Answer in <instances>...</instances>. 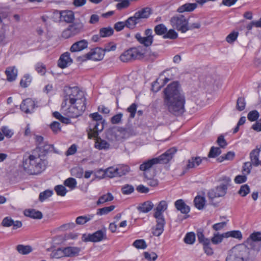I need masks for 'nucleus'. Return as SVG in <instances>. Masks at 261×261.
Instances as JSON below:
<instances>
[{
	"instance_id": "obj_1",
	"label": "nucleus",
	"mask_w": 261,
	"mask_h": 261,
	"mask_svg": "<svg viewBox=\"0 0 261 261\" xmlns=\"http://www.w3.org/2000/svg\"><path fill=\"white\" fill-rule=\"evenodd\" d=\"M163 103L167 111L175 116H180L186 112V97L178 82H173L163 91Z\"/></svg>"
},
{
	"instance_id": "obj_2",
	"label": "nucleus",
	"mask_w": 261,
	"mask_h": 261,
	"mask_svg": "<svg viewBox=\"0 0 261 261\" xmlns=\"http://www.w3.org/2000/svg\"><path fill=\"white\" fill-rule=\"evenodd\" d=\"M47 162L39 154L25 153L23 155L22 167L24 171L30 175H38L43 171Z\"/></svg>"
},
{
	"instance_id": "obj_3",
	"label": "nucleus",
	"mask_w": 261,
	"mask_h": 261,
	"mask_svg": "<svg viewBox=\"0 0 261 261\" xmlns=\"http://www.w3.org/2000/svg\"><path fill=\"white\" fill-rule=\"evenodd\" d=\"M176 152V150L172 148L157 158H153L143 161L139 167V169L143 172V176H147V175L150 174V171L155 165L168 162Z\"/></svg>"
},
{
	"instance_id": "obj_4",
	"label": "nucleus",
	"mask_w": 261,
	"mask_h": 261,
	"mask_svg": "<svg viewBox=\"0 0 261 261\" xmlns=\"http://www.w3.org/2000/svg\"><path fill=\"white\" fill-rule=\"evenodd\" d=\"M167 208V202L165 200H162L154 209L153 217L155 219L156 225L152 233L155 236H161L164 230L166 221L163 213Z\"/></svg>"
},
{
	"instance_id": "obj_5",
	"label": "nucleus",
	"mask_w": 261,
	"mask_h": 261,
	"mask_svg": "<svg viewBox=\"0 0 261 261\" xmlns=\"http://www.w3.org/2000/svg\"><path fill=\"white\" fill-rule=\"evenodd\" d=\"M64 99L61 105L63 109L66 107L68 100L70 104L81 105L84 103L86 105L84 94L78 87H66L64 89Z\"/></svg>"
},
{
	"instance_id": "obj_6",
	"label": "nucleus",
	"mask_w": 261,
	"mask_h": 261,
	"mask_svg": "<svg viewBox=\"0 0 261 261\" xmlns=\"http://www.w3.org/2000/svg\"><path fill=\"white\" fill-rule=\"evenodd\" d=\"M248 248L239 245L233 247L228 253L226 261H245L248 257Z\"/></svg>"
},
{
	"instance_id": "obj_7",
	"label": "nucleus",
	"mask_w": 261,
	"mask_h": 261,
	"mask_svg": "<svg viewBox=\"0 0 261 261\" xmlns=\"http://www.w3.org/2000/svg\"><path fill=\"white\" fill-rule=\"evenodd\" d=\"M105 56L104 50L100 47H96L90 50L87 54L77 58L79 62H85L88 60L93 61H100Z\"/></svg>"
},
{
	"instance_id": "obj_8",
	"label": "nucleus",
	"mask_w": 261,
	"mask_h": 261,
	"mask_svg": "<svg viewBox=\"0 0 261 261\" xmlns=\"http://www.w3.org/2000/svg\"><path fill=\"white\" fill-rule=\"evenodd\" d=\"M84 25L81 22H76L69 25L65 29L62 33V37L65 39L73 37L83 31Z\"/></svg>"
},
{
	"instance_id": "obj_9",
	"label": "nucleus",
	"mask_w": 261,
	"mask_h": 261,
	"mask_svg": "<svg viewBox=\"0 0 261 261\" xmlns=\"http://www.w3.org/2000/svg\"><path fill=\"white\" fill-rule=\"evenodd\" d=\"M245 243L251 249L259 251L261 249V232L255 231L251 233Z\"/></svg>"
},
{
	"instance_id": "obj_10",
	"label": "nucleus",
	"mask_w": 261,
	"mask_h": 261,
	"mask_svg": "<svg viewBox=\"0 0 261 261\" xmlns=\"http://www.w3.org/2000/svg\"><path fill=\"white\" fill-rule=\"evenodd\" d=\"M62 110L64 112V114L69 117L77 118L82 115L83 112L86 110L85 104L84 103L81 105H77L75 104H70V106L67 109L66 107Z\"/></svg>"
},
{
	"instance_id": "obj_11",
	"label": "nucleus",
	"mask_w": 261,
	"mask_h": 261,
	"mask_svg": "<svg viewBox=\"0 0 261 261\" xmlns=\"http://www.w3.org/2000/svg\"><path fill=\"white\" fill-rule=\"evenodd\" d=\"M107 239L106 230L102 229L93 233L83 234L82 240L84 242H98Z\"/></svg>"
},
{
	"instance_id": "obj_12",
	"label": "nucleus",
	"mask_w": 261,
	"mask_h": 261,
	"mask_svg": "<svg viewBox=\"0 0 261 261\" xmlns=\"http://www.w3.org/2000/svg\"><path fill=\"white\" fill-rule=\"evenodd\" d=\"M171 23L173 27L181 33H186L188 31V21L182 15L173 17Z\"/></svg>"
},
{
	"instance_id": "obj_13",
	"label": "nucleus",
	"mask_w": 261,
	"mask_h": 261,
	"mask_svg": "<svg viewBox=\"0 0 261 261\" xmlns=\"http://www.w3.org/2000/svg\"><path fill=\"white\" fill-rule=\"evenodd\" d=\"M105 120L99 122L91 121L90 124L89 131L88 133L89 139L97 138L99 132H101L104 128Z\"/></svg>"
},
{
	"instance_id": "obj_14",
	"label": "nucleus",
	"mask_w": 261,
	"mask_h": 261,
	"mask_svg": "<svg viewBox=\"0 0 261 261\" xmlns=\"http://www.w3.org/2000/svg\"><path fill=\"white\" fill-rule=\"evenodd\" d=\"M152 13L151 9L149 7L144 8L136 12L133 16H132V23L135 25L140 22L141 19L148 18Z\"/></svg>"
},
{
	"instance_id": "obj_15",
	"label": "nucleus",
	"mask_w": 261,
	"mask_h": 261,
	"mask_svg": "<svg viewBox=\"0 0 261 261\" xmlns=\"http://www.w3.org/2000/svg\"><path fill=\"white\" fill-rule=\"evenodd\" d=\"M228 188L226 185H221L212 189L207 193L210 199H213L215 198H219L225 196L227 193Z\"/></svg>"
},
{
	"instance_id": "obj_16",
	"label": "nucleus",
	"mask_w": 261,
	"mask_h": 261,
	"mask_svg": "<svg viewBox=\"0 0 261 261\" xmlns=\"http://www.w3.org/2000/svg\"><path fill=\"white\" fill-rule=\"evenodd\" d=\"M36 107H37L35 101L31 98L23 100L20 105V109L25 113H32Z\"/></svg>"
},
{
	"instance_id": "obj_17",
	"label": "nucleus",
	"mask_w": 261,
	"mask_h": 261,
	"mask_svg": "<svg viewBox=\"0 0 261 261\" xmlns=\"http://www.w3.org/2000/svg\"><path fill=\"white\" fill-rule=\"evenodd\" d=\"M130 118V115H129L128 119V122L125 126L117 127L120 141H123L124 140L128 138L130 136V124L129 122Z\"/></svg>"
},
{
	"instance_id": "obj_18",
	"label": "nucleus",
	"mask_w": 261,
	"mask_h": 261,
	"mask_svg": "<svg viewBox=\"0 0 261 261\" xmlns=\"http://www.w3.org/2000/svg\"><path fill=\"white\" fill-rule=\"evenodd\" d=\"M73 62L72 59L70 57V54L66 52L63 54L60 57L58 65L59 67L63 69L67 67Z\"/></svg>"
},
{
	"instance_id": "obj_19",
	"label": "nucleus",
	"mask_w": 261,
	"mask_h": 261,
	"mask_svg": "<svg viewBox=\"0 0 261 261\" xmlns=\"http://www.w3.org/2000/svg\"><path fill=\"white\" fill-rule=\"evenodd\" d=\"M174 206L181 214L188 215L190 212V207L182 199H178L174 202Z\"/></svg>"
},
{
	"instance_id": "obj_20",
	"label": "nucleus",
	"mask_w": 261,
	"mask_h": 261,
	"mask_svg": "<svg viewBox=\"0 0 261 261\" xmlns=\"http://www.w3.org/2000/svg\"><path fill=\"white\" fill-rule=\"evenodd\" d=\"M203 160L207 161V159L206 158H201L200 156L192 157L188 160L187 169L196 168L201 164Z\"/></svg>"
},
{
	"instance_id": "obj_21",
	"label": "nucleus",
	"mask_w": 261,
	"mask_h": 261,
	"mask_svg": "<svg viewBox=\"0 0 261 261\" xmlns=\"http://www.w3.org/2000/svg\"><path fill=\"white\" fill-rule=\"evenodd\" d=\"M106 138L110 141H116L119 140L118 128L114 127L107 130L106 132Z\"/></svg>"
},
{
	"instance_id": "obj_22",
	"label": "nucleus",
	"mask_w": 261,
	"mask_h": 261,
	"mask_svg": "<svg viewBox=\"0 0 261 261\" xmlns=\"http://www.w3.org/2000/svg\"><path fill=\"white\" fill-rule=\"evenodd\" d=\"M88 46V42L86 40H81L74 43L71 46L70 50L71 52L81 51Z\"/></svg>"
},
{
	"instance_id": "obj_23",
	"label": "nucleus",
	"mask_w": 261,
	"mask_h": 261,
	"mask_svg": "<svg viewBox=\"0 0 261 261\" xmlns=\"http://www.w3.org/2000/svg\"><path fill=\"white\" fill-rule=\"evenodd\" d=\"M65 257H73L79 255L81 249L77 247H64Z\"/></svg>"
},
{
	"instance_id": "obj_24",
	"label": "nucleus",
	"mask_w": 261,
	"mask_h": 261,
	"mask_svg": "<svg viewBox=\"0 0 261 261\" xmlns=\"http://www.w3.org/2000/svg\"><path fill=\"white\" fill-rule=\"evenodd\" d=\"M145 52V49L143 47H132V59L142 58L144 56Z\"/></svg>"
},
{
	"instance_id": "obj_25",
	"label": "nucleus",
	"mask_w": 261,
	"mask_h": 261,
	"mask_svg": "<svg viewBox=\"0 0 261 261\" xmlns=\"http://www.w3.org/2000/svg\"><path fill=\"white\" fill-rule=\"evenodd\" d=\"M197 7L196 3H186L178 8L177 12L179 13L193 11Z\"/></svg>"
},
{
	"instance_id": "obj_26",
	"label": "nucleus",
	"mask_w": 261,
	"mask_h": 261,
	"mask_svg": "<svg viewBox=\"0 0 261 261\" xmlns=\"http://www.w3.org/2000/svg\"><path fill=\"white\" fill-rule=\"evenodd\" d=\"M5 74L7 79L9 82H12L16 80L17 75V70L14 66L8 67L6 68Z\"/></svg>"
},
{
	"instance_id": "obj_27",
	"label": "nucleus",
	"mask_w": 261,
	"mask_h": 261,
	"mask_svg": "<svg viewBox=\"0 0 261 261\" xmlns=\"http://www.w3.org/2000/svg\"><path fill=\"white\" fill-rule=\"evenodd\" d=\"M260 151V149L256 148L252 150L250 153L251 163L255 167L258 166L260 163L259 160Z\"/></svg>"
},
{
	"instance_id": "obj_28",
	"label": "nucleus",
	"mask_w": 261,
	"mask_h": 261,
	"mask_svg": "<svg viewBox=\"0 0 261 261\" xmlns=\"http://www.w3.org/2000/svg\"><path fill=\"white\" fill-rule=\"evenodd\" d=\"M60 18L67 23L72 22L74 19V13L70 10L61 11L60 12Z\"/></svg>"
},
{
	"instance_id": "obj_29",
	"label": "nucleus",
	"mask_w": 261,
	"mask_h": 261,
	"mask_svg": "<svg viewBox=\"0 0 261 261\" xmlns=\"http://www.w3.org/2000/svg\"><path fill=\"white\" fill-rule=\"evenodd\" d=\"M24 215L27 217L37 219H41L43 217L41 212L35 209L25 210L24 211Z\"/></svg>"
},
{
	"instance_id": "obj_30",
	"label": "nucleus",
	"mask_w": 261,
	"mask_h": 261,
	"mask_svg": "<svg viewBox=\"0 0 261 261\" xmlns=\"http://www.w3.org/2000/svg\"><path fill=\"white\" fill-rule=\"evenodd\" d=\"M153 204L150 201H146L140 204L137 208L140 212L147 213L150 212L153 207Z\"/></svg>"
},
{
	"instance_id": "obj_31",
	"label": "nucleus",
	"mask_w": 261,
	"mask_h": 261,
	"mask_svg": "<svg viewBox=\"0 0 261 261\" xmlns=\"http://www.w3.org/2000/svg\"><path fill=\"white\" fill-rule=\"evenodd\" d=\"M194 203L195 206L198 210H203L205 205V198L204 196L197 195L194 199Z\"/></svg>"
},
{
	"instance_id": "obj_32",
	"label": "nucleus",
	"mask_w": 261,
	"mask_h": 261,
	"mask_svg": "<svg viewBox=\"0 0 261 261\" xmlns=\"http://www.w3.org/2000/svg\"><path fill=\"white\" fill-rule=\"evenodd\" d=\"M16 250L21 255H27L33 251L32 247L30 245H18L16 247Z\"/></svg>"
},
{
	"instance_id": "obj_33",
	"label": "nucleus",
	"mask_w": 261,
	"mask_h": 261,
	"mask_svg": "<svg viewBox=\"0 0 261 261\" xmlns=\"http://www.w3.org/2000/svg\"><path fill=\"white\" fill-rule=\"evenodd\" d=\"M96 138L94 146L99 150L108 149L110 147V144L105 140L101 139L100 138Z\"/></svg>"
},
{
	"instance_id": "obj_34",
	"label": "nucleus",
	"mask_w": 261,
	"mask_h": 261,
	"mask_svg": "<svg viewBox=\"0 0 261 261\" xmlns=\"http://www.w3.org/2000/svg\"><path fill=\"white\" fill-rule=\"evenodd\" d=\"M135 38L141 44H143L146 47L149 46L153 42L146 36L142 37L141 34L139 33L135 35Z\"/></svg>"
},
{
	"instance_id": "obj_35",
	"label": "nucleus",
	"mask_w": 261,
	"mask_h": 261,
	"mask_svg": "<svg viewBox=\"0 0 261 261\" xmlns=\"http://www.w3.org/2000/svg\"><path fill=\"white\" fill-rule=\"evenodd\" d=\"M144 181L148 186L152 187L157 186L159 185V180L157 178L152 177L151 175L148 174L147 176H144Z\"/></svg>"
},
{
	"instance_id": "obj_36",
	"label": "nucleus",
	"mask_w": 261,
	"mask_h": 261,
	"mask_svg": "<svg viewBox=\"0 0 261 261\" xmlns=\"http://www.w3.org/2000/svg\"><path fill=\"white\" fill-rule=\"evenodd\" d=\"M130 17H128L127 20L125 22L119 21L116 23L114 25V29L117 31H120L124 28V27H127V28H129V25L130 24Z\"/></svg>"
},
{
	"instance_id": "obj_37",
	"label": "nucleus",
	"mask_w": 261,
	"mask_h": 261,
	"mask_svg": "<svg viewBox=\"0 0 261 261\" xmlns=\"http://www.w3.org/2000/svg\"><path fill=\"white\" fill-rule=\"evenodd\" d=\"M94 215H90L88 216H81L76 218L75 222L77 225H83L91 220L93 217Z\"/></svg>"
},
{
	"instance_id": "obj_38",
	"label": "nucleus",
	"mask_w": 261,
	"mask_h": 261,
	"mask_svg": "<svg viewBox=\"0 0 261 261\" xmlns=\"http://www.w3.org/2000/svg\"><path fill=\"white\" fill-rule=\"evenodd\" d=\"M154 31L157 35L164 36L167 31V28L165 24L161 23L155 26Z\"/></svg>"
},
{
	"instance_id": "obj_39",
	"label": "nucleus",
	"mask_w": 261,
	"mask_h": 261,
	"mask_svg": "<svg viewBox=\"0 0 261 261\" xmlns=\"http://www.w3.org/2000/svg\"><path fill=\"white\" fill-rule=\"evenodd\" d=\"M113 33L114 30L111 27L102 28L99 31V35L101 37H108L112 35Z\"/></svg>"
},
{
	"instance_id": "obj_40",
	"label": "nucleus",
	"mask_w": 261,
	"mask_h": 261,
	"mask_svg": "<svg viewBox=\"0 0 261 261\" xmlns=\"http://www.w3.org/2000/svg\"><path fill=\"white\" fill-rule=\"evenodd\" d=\"M225 238L229 237L233 238L239 240L242 238V234L240 230H231L225 232Z\"/></svg>"
},
{
	"instance_id": "obj_41",
	"label": "nucleus",
	"mask_w": 261,
	"mask_h": 261,
	"mask_svg": "<svg viewBox=\"0 0 261 261\" xmlns=\"http://www.w3.org/2000/svg\"><path fill=\"white\" fill-rule=\"evenodd\" d=\"M114 199L113 196L110 193H108L107 194L101 196L98 201H97V204L99 205L108 201H111Z\"/></svg>"
},
{
	"instance_id": "obj_42",
	"label": "nucleus",
	"mask_w": 261,
	"mask_h": 261,
	"mask_svg": "<svg viewBox=\"0 0 261 261\" xmlns=\"http://www.w3.org/2000/svg\"><path fill=\"white\" fill-rule=\"evenodd\" d=\"M224 238H225V233L222 234L215 233L211 239V241L213 244L217 245L221 243Z\"/></svg>"
},
{
	"instance_id": "obj_43",
	"label": "nucleus",
	"mask_w": 261,
	"mask_h": 261,
	"mask_svg": "<svg viewBox=\"0 0 261 261\" xmlns=\"http://www.w3.org/2000/svg\"><path fill=\"white\" fill-rule=\"evenodd\" d=\"M106 176L113 178L114 177L118 176L117 167H110L106 170Z\"/></svg>"
},
{
	"instance_id": "obj_44",
	"label": "nucleus",
	"mask_w": 261,
	"mask_h": 261,
	"mask_svg": "<svg viewBox=\"0 0 261 261\" xmlns=\"http://www.w3.org/2000/svg\"><path fill=\"white\" fill-rule=\"evenodd\" d=\"M50 256L56 258H60L64 257L65 253L64 248H59L57 250H53L50 254Z\"/></svg>"
},
{
	"instance_id": "obj_45",
	"label": "nucleus",
	"mask_w": 261,
	"mask_h": 261,
	"mask_svg": "<svg viewBox=\"0 0 261 261\" xmlns=\"http://www.w3.org/2000/svg\"><path fill=\"white\" fill-rule=\"evenodd\" d=\"M64 185L73 190L76 188L77 182L75 178L69 177L64 180Z\"/></svg>"
},
{
	"instance_id": "obj_46",
	"label": "nucleus",
	"mask_w": 261,
	"mask_h": 261,
	"mask_svg": "<svg viewBox=\"0 0 261 261\" xmlns=\"http://www.w3.org/2000/svg\"><path fill=\"white\" fill-rule=\"evenodd\" d=\"M221 153L220 148L212 146L208 153V156L210 158H215Z\"/></svg>"
},
{
	"instance_id": "obj_47",
	"label": "nucleus",
	"mask_w": 261,
	"mask_h": 261,
	"mask_svg": "<svg viewBox=\"0 0 261 261\" xmlns=\"http://www.w3.org/2000/svg\"><path fill=\"white\" fill-rule=\"evenodd\" d=\"M133 245L138 249H145L147 246L145 241L143 239H138L135 241Z\"/></svg>"
},
{
	"instance_id": "obj_48",
	"label": "nucleus",
	"mask_w": 261,
	"mask_h": 261,
	"mask_svg": "<svg viewBox=\"0 0 261 261\" xmlns=\"http://www.w3.org/2000/svg\"><path fill=\"white\" fill-rule=\"evenodd\" d=\"M114 208H115L114 205H111L110 206H107V207H104L101 208H99L97 210L96 214L97 215H100V216L107 215L108 213H109L110 212H111V211H112L113 210H114Z\"/></svg>"
},
{
	"instance_id": "obj_49",
	"label": "nucleus",
	"mask_w": 261,
	"mask_h": 261,
	"mask_svg": "<svg viewBox=\"0 0 261 261\" xmlns=\"http://www.w3.org/2000/svg\"><path fill=\"white\" fill-rule=\"evenodd\" d=\"M195 241V234L193 232H188L186 234L184 241L186 244H193Z\"/></svg>"
},
{
	"instance_id": "obj_50",
	"label": "nucleus",
	"mask_w": 261,
	"mask_h": 261,
	"mask_svg": "<svg viewBox=\"0 0 261 261\" xmlns=\"http://www.w3.org/2000/svg\"><path fill=\"white\" fill-rule=\"evenodd\" d=\"M32 78L29 74H25L23 76V78L21 80L20 84L22 87H27L31 83Z\"/></svg>"
},
{
	"instance_id": "obj_51",
	"label": "nucleus",
	"mask_w": 261,
	"mask_h": 261,
	"mask_svg": "<svg viewBox=\"0 0 261 261\" xmlns=\"http://www.w3.org/2000/svg\"><path fill=\"white\" fill-rule=\"evenodd\" d=\"M54 189L57 195L61 196H64L67 192L65 187L61 185L55 186Z\"/></svg>"
},
{
	"instance_id": "obj_52",
	"label": "nucleus",
	"mask_w": 261,
	"mask_h": 261,
	"mask_svg": "<svg viewBox=\"0 0 261 261\" xmlns=\"http://www.w3.org/2000/svg\"><path fill=\"white\" fill-rule=\"evenodd\" d=\"M53 194V191L46 190L44 191L41 192L39 194V199L41 202L44 201L48 197H50Z\"/></svg>"
},
{
	"instance_id": "obj_53",
	"label": "nucleus",
	"mask_w": 261,
	"mask_h": 261,
	"mask_svg": "<svg viewBox=\"0 0 261 261\" xmlns=\"http://www.w3.org/2000/svg\"><path fill=\"white\" fill-rule=\"evenodd\" d=\"M8 42L6 36V30L5 29L4 25L3 26L0 30V45H5Z\"/></svg>"
},
{
	"instance_id": "obj_54",
	"label": "nucleus",
	"mask_w": 261,
	"mask_h": 261,
	"mask_svg": "<svg viewBox=\"0 0 261 261\" xmlns=\"http://www.w3.org/2000/svg\"><path fill=\"white\" fill-rule=\"evenodd\" d=\"M259 114L258 112L256 110H253L249 112L247 115L248 119L251 121H256L259 118Z\"/></svg>"
},
{
	"instance_id": "obj_55",
	"label": "nucleus",
	"mask_w": 261,
	"mask_h": 261,
	"mask_svg": "<svg viewBox=\"0 0 261 261\" xmlns=\"http://www.w3.org/2000/svg\"><path fill=\"white\" fill-rule=\"evenodd\" d=\"M35 69L37 72L41 75H44L46 72L45 65L40 62L37 63L36 64Z\"/></svg>"
},
{
	"instance_id": "obj_56",
	"label": "nucleus",
	"mask_w": 261,
	"mask_h": 261,
	"mask_svg": "<svg viewBox=\"0 0 261 261\" xmlns=\"http://www.w3.org/2000/svg\"><path fill=\"white\" fill-rule=\"evenodd\" d=\"M178 37L177 32L173 29L167 31L165 34L163 36L164 39H175Z\"/></svg>"
},
{
	"instance_id": "obj_57",
	"label": "nucleus",
	"mask_w": 261,
	"mask_h": 261,
	"mask_svg": "<svg viewBox=\"0 0 261 261\" xmlns=\"http://www.w3.org/2000/svg\"><path fill=\"white\" fill-rule=\"evenodd\" d=\"M161 81L162 80L161 77H160L156 79V80L153 83H152L151 85V90L152 91L157 92L161 89V88L163 87V85L161 84Z\"/></svg>"
},
{
	"instance_id": "obj_58",
	"label": "nucleus",
	"mask_w": 261,
	"mask_h": 261,
	"mask_svg": "<svg viewBox=\"0 0 261 261\" xmlns=\"http://www.w3.org/2000/svg\"><path fill=\"white\" fill-rule=\"evenodd\" d=\"M238 35L239 33L238 32L233 31L226 37V40L229 43H232L237 40Z\"/></svg>"
},
{
	"instance_id": "obj_59",
	"label": "nucleus",
	"mask_w": 261,
	"mask_h": 261,
	"mask_svg": "<svg viewBox=\"0 0 261 261\" xmlns=\"http://www.w3.org/2000/svg\"><path fill=\"white\" fill-rule=\"evenodd\" d=\"M71 174L77 178H82L84 174L83 169L80 167L73 168L71 170Z\"/></svg>"
},
{
	"instance_id": "obj_60",
	"label": "nucleus",
	"mask_w": 261,
	"mask_h": 261,
	"mask_svg": "<svg viewBox=\"0 0 261 261\" xmlns=\"http://www.w3.org/2000/svg\"><path fill=\"white\" fill-rule=\"evenodd\" d=\"M120 59L123 62H128L130 60V48L127 49L120 56Z\"/></svg>"
},
{
	"instance_id": "obj_61",
	"label": "nucleus",
	"mask_w": 261,
	"mask_h": 261,
	"mask_svg": "<svg viewBox=\"0 0 261 261\" xmlns=\"http://www.w3.org/2000/svg\"><path fill=\"white\" fill-rule=\"evenodd\" d=\"M246 106V102L244 98L239 97L237 100V109L239 111L244 110Z\"/></svg>"
},
{
	"instance_id": "obj_62",
	"label": "nucleus",
	"mask_w": 261,
	"mask_h": 261,
	"mask_svg": "<svg viewBox=\"0 0 261 261\" xmlns=\"http://www.w3.org/2000/svg\"><path fill=\"white\" fill-rule=\"evenodd\" d=\"M252 165V164L249 162L244 163L242 169L243 173L246 175L249 174L251 172Z\"/></svg>"
},
{
	"instance_id": "obj_63",
	"label": "nucleus",
	"mask_w": 261,
	"mask_h": 261,
	"mask_svg": "<svg viewBox=\"0 0 261 261\" xmlns=\"http://www.w3.org/2000/svg\"><path fill=\"white\" fill-rule=\"evenodd\" d=\"M249 192L250 188L246 184L242 185L238 192L239 194L243 197L246 196Z\"/></svg>"
},
{
	"instance_id": "obj_64",
	"label": "nucleus",
	"mask_w": 261,
	"mask_h": 261,
	"mask_svg": "<svg viewBox=\"0 0 261 261\" xmlns=\"http://www.w3.org/2000/svg\"><path fill=\"white\" fill-rule=\"evenodd\" d=\"M50 127L55 134H57L61 131V128L60 123L57 121H54L50 125Z\"/></svg>"
}]
</instances>
